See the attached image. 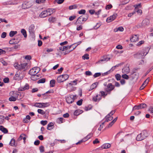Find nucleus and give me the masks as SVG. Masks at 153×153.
I'll return each mask as SVG.
<instances>
[{
    "label": "nucleus",
    "instance_id": "a878e982",
    "mask_svg": "<svg viewBox=\"0 0 153 153\" xmlns=\"http://www.w3.org/2000/svg\"><path fill=\"white\" fill-rule=\"evenodd\" d=\"M53 126V123H49L47 125V129L48 130H51L53 128L52 127Z\"/></svg>",
    "mask_w": 153,
    "mask_h": 153
},
{
    "label": "nucleus",
    "instance_id": "cd10ccee",
    "mask_svg": "<svg viewBox=\"0 0 153 153\" xmlns=\"http://www.w3.org/2000/svg\"><path fill=\"white\" fill-rule=\"evenodd\" d=\"M16 95L17 96V98L18 100H20L23 97V96L19 92H17Z\"/></svg>",
    "mask_w": 153,
    "mask_h": 153
},
{
    "label": "nucleus",
    "instance_id": "aec40b11",
    "mask_svg": "<svg viewBox=\"0 0 153 153\" xmlns=\"http://www.w3.org/2000/svg\"><path fill=\"white\" fill-rule=\"evenodd\" d=\"M130 71V69L128 67H124L122 70V72L123 73H128Z\"/></svg>",
    "mask_w": 153,
    "mask_h": 153
},
{
    "label": "nucleus",
    "instance_id": "3c124183",
    "mask_svg": "<svg viewBox=\"0 0 153 153\" xmlns=\"http://www.w3.org/2000/svg\"><path fill=\"white\" fill-rule=\"evenodd\" d=\"M82 59H89V57H88V54H85L84 56H82Z\"/></svg>",
    "mask_w": 153,
    "mask_h": 153
},
{
    "label": "nucleus",
    "instance_id": "423d86ee",
    "mask_svg": "<svg viewBox=\"0 0 153 153\" xmlns=\"http://www.w3.org/2000/svg\"><path fill=\"white\" fill-rule=\"evenodd\" d=\"M110 59V58L108 56H104L98 62L104 63L109 60Z\"/></svg>",
    "mask_w": 153,
    "mask_h": 153
},
{
    "label": "nucleus",
    "instance_id": "f8f14e48",
    "mask_svg": "<svg viewBox=\"0 0 153 153\" xmlns=\"http://www.w3.org/2000/svg\"><path fill=\"white\" fill-rule=\"evenodd\" d=\"M85 22V21L84 20L82 17L81 16L77 19L75 24H83Z\"/></svg>",
    "mask_w": 153,
    "mask_h": 153
},
{
    "label": "nucleus",
    "instance_id": "f257e3e1",
    "mask_svg": "<svg viewBox=\"0 0 153 153\" xmlns=\"http://www.w3.org/2000/svg\"><path fill=\"white\" fill-rule=\"evenodd\" d=\"M149 49V48H146L134 55V58L137 60L141 59L140 62L139 63V65L142 64L143 63V60L142 59L148 53Z\"/></svg>",
    "mask_w": 153,
    "mask_h": 153
},
{
    "label": "nucleus",
    "instance_id": "de8ad7c7",
    "mask_svg": "<svg viewBox=\"0 0 153 153\" xmlns=\"http://www.w3.org/2000/svg\"><path fill=\"white\" fill-rule=\"evenodd\" d=\"M42 103V108L46 107L47 106H48L49 105V103H48V102Z\"/></svg>",
    "mask_w": 153,
    "mask_h": 153
},
{
    "label": "nucleus",
    "instance_id": "b1692460",
    "mask_svg": "<svg viewBox=\"0 0 153 153\" xmlns=\"http://www.w3.org/2000/svg\"><path fill=\"white\" fill-rule=\"evenodd\" d=\"M39 77L38 75H31L30 78L32 80L35 81L39 78Z\"/></svg>",
    "mask_w": 153,
    "mask_h": 153
},
{
    "label": "nucleus",
    "instance_id": "6ab92c4d",
    "mask_svg": "<svg viewBox=\"0 0 153 153\" xmlns=\"http://www.w3.org/2000/svg\"><path fill=\"white\" fill-rule=\"evenodd\" d=\"M28 2L25 1L22 4V8L23 9H26L30 7V6L28 4Z\"/></svg>",
    "mask_w": 153,
    "mask_h": 153
},
{
    "label": "nucleus",
    "instance_id": "9b49d317",
    "mask_svg": "<svg viewBox=\"0 0 153 153\" xmlns=\"http://www.w3.org/2000/svg\"><path fill=\"white\" fill-rule=\"evenodd\" d=\"M27 65L26 63H23L21 64H20V66H19V70H21L22 69L24 70V71H25L27 69Z\"/></svg>",
    "mask_w": 153,
    "mask_h": 153
},
{
    "label": "nucleus",
    "instance_id": "412c9836",
    "mask_svg": "<svg viewBox=\"0 0 153 153\" xmlns=\"http://www.w3.org/2000/svg\"><path fill=\"white\" fill-rule=\"evenodd\" d=\"M111 144L109 143H105L102 145L101 146L102 149H106L109 148L111 147Z\"/></svg>",
    "mask_w": 153,
    "mask_h": 153
},
{
    "label": "nucleus",
    "instance_id": "e2e57ef3",
    "mask_svg": "<svg viewBox=\"0 0 153 153\" xmlns=\"http://www.w3.org/2000/svg\"><path fill=\"white\" fill-rule=\"evenodd\" d=\"M39 149L41 152H44V147L43 146H40L39 147Z\"/></svg>",
    "mask_w": 153,
    "mask_h": 153
},
{
    "label": "nucleus",
    "instance_id": "20e7f679",
    "mask_svg": "<svg viewBox=\"0 0 153 153\" xmlns=\"http://www.w3.org/2000/svg\"><path fill=\"white\" fill-rule=\"evenodd\" d=\"M40 70V68L39 67H36L32 68L30 69L29 72V74L31 75H34L38 73Z\"/></svg>",
    "mask_w": 153,
    "mask_h": 153
},
{
    "label": "nucleus",
    "instance_id": "0eeeda50",
    "mask_svg": "<svg viewBox=\"0 0 153 153\" xmlns=\"http://www.w3.org/2000/svg\"><path fill=\"white\" fill-rule=\"evenodd\" d=\"M20 41V39L16 38H14L9 41V43L11 45H15L19 43Z\"/></svg>",
    "mask_w": 153,
    "mask_h": 153
},
{
    "label": "nucleus",
    "instance_id": "bb28decb",
    "mask_svg": "<svg viewBox=\"0 0 153 153\" xmlns=\"http://www.w3.org/2000/svg\"><path fill=\"white\" fill-rule=\"evenodd\" d=\"M140 109L145 108L147 107L145 103H141L139 105Z\"/></svg>",
    "mask_w": 153,
    "mask_h": 153
},
{
    "label": "nucleus",
    "instance_id": "393cba45",
    "mask_svg": "<svg viewBox=\"0 0 153 153\" xmlns=\"http://www.w3.org/2000/svg\"><path fill=\"white\" fill-rule=\"evenodd\" d=\"M62 76V75L59 76L57 78V80L58 82L59 83L64 81L63 78Z\"/></svg>",
    "mask_w": 153,
    "mask_h": 153
},
{
    "label": "nucleus",
    "instance_id": "09e8293b",
    "mask_svg": "<svg viewBox=\"0 0 153 153\" xmlns=\"http://www.w3.org/2000/svg\"><path fill=\"white\" fill-rule=\"evenodd\" d=\"M149 78H148L142 84L143 85H145V86L149 82Z\"/></svg>",
    "mask_w": 153,
    "mask_h": 153
},
{
    "label": "nucleus",
    "instance_id": "603ef678",
    "mask_svg": "<svg viewBox=\"0 0 153 153\" xmlns=\"http://www.w3.org/2000/svg\"><path fill=\"white\" fill-rule=\"evenodd\" d=\"M82 101L83 100L82 99H81L79 100L76 102L77 105L79 106L81 105L82 104Z\"/></svg>",
    "mask_w": 153,
    "mask_h": 153
},
{
    "label": "nucleus",
    "instance_id": "c85d7f7f",
    "mask_svg": "<svg viewBox=\"0 0 153 153\" xmlns=\"http://www.w3.org/2000/svg\"><path fill=\"white\" fill-rule=\"evenodd\" d=\"M17 31H11L9 33V36L10 37H12L15 35L17 34Z\"/></svg>",
    "mask_w": 153,
    "mask_h": 153
},
{
    "label": "nucleus",
    "instance_id": "4468645a",
    "mask_svg": "<svg viewBox=\"0 0 153 153\" xmlns=\"http://www.w3.org/2000/svg\"><path fill=\"white\" fill-rule=\"evenodd\" d=\"M149 20L148 19H144L142 23V25L143 26L145 27L149 25Z\"/></svg>",
    "mask_w": 153,
    "mask_h": 153
},
{
    "label": "nucleus",
    "instance_id": "6e6552de",
    "mask_svg": "<svg viewBox=\"0 0 153 153\" xmlns=\"http://www.w3.org/2000/svg\"><path fill=\"white\" fill-rule=\"evenodd\" d=\"M24 75H22L21 76V74H20V73H19V74L17 73L15 74V75L13 77V79L14 80H19L22 79Z\"/></svg>",
    "mask_w": 153,
    "mask_h": 153
},
{
    "label": "nucleus",
    "instance_id": "4d7b16f0",
    "mask_svg": "<svg viewBox=\"0 0 153 153\" xmlns=\"http://www.w3.org/2000/svg\"><path fill=\"white\" fill-rule=\"evenodd\" d=\"M122 77L124 79H129V76L128 75L126 74H124L122 75Z\"/></svg>",
    "mask_w": 153,
    "mask_h": 153
},
{
    "label": "nucleus",
    "instance_id": "69168bd1",
    "mask_svg": "<svg viewBox=\"0 0 153 153\" xmlns=\"http://www.w3.org/2000/svg\"><path fill=\"white\" fill-rule=\"evenodd\" d=\"M112 7V5L111 4H108L105 7V9L106 10H109Z\"/></svg>",
    "mask_w": 153,
    "mask_h": 153
},
{
    "label": "nucleus",
    "instance_id": "39448f33",
    "mask_svg": "<svg viewBox=\"0 0 153 153\" xmlns=\"http://www.w3.org/2000/svg\"><path fill=\"white\" fill-rule=\"evenodd\" d=\"M76 95H71L68 97L66 98L67 102L68 103H72L74 102Z\"/></svg>",
    "mask_w": 153,
    "mask_h": 153
},
{
    "label": "nucleus",
    "instance_id": "c03bdc74",
    "mask_svg": "<svg viewBox=\"0 0 153 153\" xmlns=\"http://www.w3.org/2000/svg\"><path fill=\"white\" fill-rule=\"evenodd\" d=\"M62 75V76L63 78V80H64V81H65L66 80H67V79H68L69 77V76L67 74H65Z\"/></svg>",
    "mask_w": 153,
    "mask_h": 153
},
{
    "label": "nucleus",
    "instance_id": "7c9ffc66",
    "mask_svg": "<svg viewBox=\"0 0 153 153\" xmlns=\"http://www.w3.org/2000/svg\"><path fill=\"white\" fill-rule=\"evenodd\" d=\"M34 106L40 108H42V103L38 102L35 103L34 104Z\"/></svg>",
    "mask_w": 153,
    "mask_h": 153
},
{
    "label": "nucleus",
    "instance_id": "7ed1b4c3",
    "mask_svg": "<svg viewBox=\"0 0 153 153\" xmlns=\"http://www.w3.org/2000/svg\"><path fill=\"white\" fill-rule=\"evenodd\" d=\"M148 135L147 132L146 130H144L139 134H138L136 137L137 141H141L145 139Z\"/></svg>",
    "mask_w": 153,
    "mask_h": 153
},
{
    "label": "nucleus",
    "instance_id": "1a4fd4ad",
    "mask_svg": "<svg viewBox=\"0 0 153 153\" xmlns=\"http://www.w3.org/2000/svg\"><path fill=\"white\" fill-rule=\"evenodd\" d=\"M114 88V86L112 85L111 83H109L105 88L107 92H109L112 90Z\"/></svg>",
    "mask_w": 153,
    "mask_h": 153
},
{
    "label": "nucleus",
    "instance_id": "864d4df0",
    "mask_svg": "<svg viewBox=\"0 0 153 153\" xmlns=\"http://www.w3.org/2000/svg\"><path fill=\"white\" fill-rule=\"evenodd\" d=\"M100 93L101 94L100 96H101V97H105V96L107 95V94H105L104 92L102 91H100Z\"/></svg>",
    "mask_w": 153,
    "mask_h": 153
},
{
    "label": "nucleus",
    "instance_id": "680f3d73",
    "mask_svg": "<svg viewBox=\"0 0 153 153\" xmlns=\"http://www.w3.org/2000/svg\"><path fill=\"white\" fill-rule=\"evenodd\" d=\"M48 123V122L46 120H42L41 121V123L43 126L46 125Z\"/></svg>",
    "mask_w": 153,
    "mask_h": 153
},
{
    "label": "nucleus",
    "instance_id": "a19ab883",
    "mask_svg": "<svg viewBox=\"0 0 153 153\" xmlns=\"http://www.w3.org/2000/svg\"><path fill=\"white\" fill-rule=\"evenodd\" d=\"M38 112L42 115H44L45 114V112L43 110L41 109H38L37 110Z\"/></svg>",
    "mask_w": 153,
    "mask_h": 153
},
{
    "label": "nucleus",
    "instance_id": "13d9d810",
    "mask_svg": "<svg viewBox=\"0 0 153 153\" xmlns=\"http://www.w3.org/2000/svg\"><path fill=\"white\" fill-rule=\"evenodd\" d=\"M101 75V74L100 73H95L93 75L94 78H96L100 76Z\"/></svg>",
    "mask_w": 153,
    "mask_h": 153
},
{
    "label": "nucleus",
    "instance_id": "473e14b6",
    "mask_svg": "<svg viewBox=\"0 0 153 153\" xmlns=\"http://www.w3.org/2000/svg\"><path fill=\"white\" fill-rule=\"evenodd\" d=\"M15 140L13 138L11 140L10 143V146H15Z\"/></svg>",
    "mask_w": 153,
    "mask_h": 153
},
{
    "label": "nucleus",
    "instance_id": "c756f323",
    "mask_svg": "<svg viewBox=\"0 0 153 153\" xmlns=\"http://www.w3.org/2000/svg\"><path fill=\"white\" fill-rule=\"evenodd\" d=\"M48 20L50 22H54L56 21V19L55 17H51L49 18Z\"/></svg>",
    "mask_w": 153,
    "mask_h": 153
},
{
    "label": "nucleus",
    "instance_id": "79ce46f5",
    "mask_svg": "<svg viewBox=\"0 0 153 153\" xmlns=\"http://www.w3.org/2000/svg\"><path fill=\"white\" fill-rule=\"evenodd\" d=\"M82 17L84 20L85 21H86L88 19V14H85L84 15L81 16Z\"/></svg>",
    "mask_w": 153,
    "mask_h": 153
},
{
    "label": "nucleus",
    "instance_id": "f3484780",
    "mask_svg": "<svg viewBox=\"0 0 153 153\" xmlns=\"http://www.w3.org/2000/svg\"><path fill=\"white\" fill-rule=\"evenodd\" d=\"M115 19V16L114 14L112 16H110L106 20V22H110L114 20Z\"/></svg>",
    "mask_w": 153,
    "mask_h": 153
},
{
    "label": "nucleus",
    "instance_id": "4be33fe9",
    "mask_svg": "<svg viewBox=\"0 0 153 153\" xmlns=\"http://www.w3.org/2000/svg\"><path fill=\"white\" fill-rule=\"evenodd\" d=\"M0 130L5 134L7 133L8 131L7 128L1 126H0Z\"/></svg>",
    "mask_w": 153,
    "mask_h": 153
},
{
    "label": "nucleus",
    "instance_id": "2eb2a0df",
    "mask_svg": "<svg viewBox=\"0 0 153 153\" xmlns=\"http://www.w3.org/2000/svg\"><path fill=\"white\" fill-rule=\"evenodd\" d=\"M35 26L33 25H31L29 28V31L30 34H33L34 33Z\"/></svg>",
    "mask_w": 153,
    "mask_h": 153
},
{
    "label": "nucleus",
    "instance_id": "9d476101",
    "mask_svg": "<svg viewBox=\"0 0 153 153\" xmlns=\"http://www.w3.org/2000/svg\"><path fill=\"white\" fill-rule=\"evenodd\" d=\"M51 13H47L46 10L42 12L39 15V16L41 18H45L49 16H50Z\"/></svg>",
    "mask_w": 153,
    "mask_h": 153
},
{
    "label": "nucleus",
    "instance_id": "6e6d98bb",
    "mask_svg": "<svg viewBox=\"0 0 153 153\" xmlns=\"http://www.w3.org/2000/svg\"><path fill=\"white\" fill-rule=\"evenodd\" d=\"M86 11L85 10H80L78 11V13L79 14H85V13Z\"/></svg>",
    "mask_w": 153,
    "mask_h": 153
},
{
    "label": "nucleus",
    "instance_id": "8fccbe9b",
    "mask_svg": "<svg viewBox=\"0 0 153 153\" xmlns=\"http://www.w3.org/2000/svg\"><path fill=\"white\" fill-rule=\"evenodd\" d=\"M115 78L117 80H120L121 78V76L119 74H117L115 75Z\"/></svg>",
    "mask_w": 153,
    "mask_h": 153
},
{
    "label": "nucleus",
    "instance_id": "c9c22d12",
    "mask_svg": "<svg viewBox=\"0 0 153 153\" xmlns=\"http://www.w3.org/2000/svg\"><path fill=\"white\" fill-rule=\"evenodd\" d=\"M77 6L76 4H74L71 5L69 7V9L70 10L73 9H76L77 8Z\"/></svg>",
    "mask_w": 153,
    "mask_h": 153
},
{
    "label": "nucleus",
    "instance_id": "2f4dec72",
    "mask_svg": "<svg viewBox=\"0 0 153 153\" xmlns=\"http://www.w3.org/2000/svg\"><path fill=\"white\" fill-rule=\"evenodd\" d=\"M21 33L22 34L24 37L26 38L27 36L26 32L24 29H22L21 30Z\"/></svg>",
    "mask_w": 153,
    "mask_h": 153
},
{
    "label": "nucleus",
    "instance_id": "37998d69",
    "mask_svg": "<svg viewBox=\"0 0 153 153\" xmlns=\"http://www.w3.org/2000/svg\"><path fill=\"white\" fill-rule=\"evenodd\" d=\"M45 78H42L38 80L37 81V83H44L45 82Z\"/></svg>",
    "mask_w": 153,
    "mask_h": 153
},
{
    "label": "nucleus",
    "instance_id": "338daca9",
    "mask_svg": "<svg viewBox=\"0 0 153 153\" xmlns=\"http://www.w3.org/2000/svg\"><path fill=\"white\" fill-rule=\"evenodd\" d=\"M9 79L8 77L5 78L3 79V81L5 83H8L9 82Z\"/></svg>",
    "mask_w": 153,
    "mask_h": 153
},
{
    "label": "nucleus",
    "instance_id": "a18cd8bd",
    "mask_svg": "<svg viewBox=\"0 0 153 153\" xmlns=\"http://www.w3.org/2000/svg\"><path fill=\"white\" fill-rule=\"evenodd\" d=\"M0 62L4 66H7V63L6 61H5L3 59H0Z\"/></svg>",
    "mask_w": 153,
    "mask_h": 153
},
{
    "label": "nucleus",
    "instance_id": "dca6fc26",
    "mask_svg": "<svg viewBox=\"0 0 153 153\" xmlns=\"http://www.w3.org/2000/svg\"><path fill=\"white\" fill-rule=\"evenodd\" d=\"M138 36L137 35H135L133 36L132 38L130 39V40L131 42H136L138 41Z\"/></svg>",
    "mask_w": 153,
    "mask_h": 153
},
{
    "label": "nucleus",
    "instance_id": "e433bc0d",
    "mask_svg": "<svg viewBox=\"0 0 153 153\" xmlns=\"http://www.w3.org/2000/svg\"><path fill=\"white\" fill-rule=\"evenodd\" d=\"M55 83V81L54 79L51 80L50 82V86L51 87H53Z\"/></svg>",
    "mask_w": 153,
    "mask_h": 153
},
{
    "label": "nucleus",
    "instance_id": "72a5a7b5",
    "mask_svg": "<svg viewBox=\"0 0 153 153\" xmlns=\"http://www.w3.org/2000/svg\"><path fill=\"white\" fill-rule=\"evenodd\" d=\"M54 9L48 8L46 10L47 13H51V14L53 12Z\"/></svg>",
    "mask_w": 153,
    "mask_h": 153
},
{
    "label": "nucleus",
    "instance_id": "f03ea898",
    "mask_svg": "<svg viewBox=\"0 0 153 153\" xmlns=\"http://www.w3.org/2000/svg\"><path fill=\"white\" fill-rule=\"evenodd\" d=\"M115 113V111H112L110 113L107 115L105 117V121L103 122L101 125H100L98 130L99 131H101L103 127V125L106 122H108L112 120L113 117L111 116Z\"/></svg>",
    "mask_w": 153,
    "mask_h": 153
},
{
    "label": "nucleus",
    "instance_id": "5701e85b",
    "mask_svg": "<svg viewBox=\"0 0 153 153\" xmlns=\"http://www.w3.org/2000/svg\"><path fill=\"white\" fill-rule=\"evenodd\" d=\"M83 111L82 110L78 109L76 110L74 112V115L76 116H78L80 114L82 113Z\"/></svg>",
    "mask_w": 153,
    "mask_h": 153
},
{
    "label": "nucleus",
    "instance_id": "58836bf2",
    "mask_svg": "<svg viewBox=\"0 0 153 153\" xmlns=\"http://www.w3.org/2000/svg\"><path fill=\"white\" fill-rule=\"evenodd\" d=\"M93 135V134L92 133H90L86 137H85L84 138L85 139H86V141L88 140L91 137H92Z\"/></svg>",
    "mask_w": 153,
    "mask_h": 153
},
{
    "label": "nucleus",
    "instance_id": "0e129e2a",
    "mask_svg": "<svg viewBox=\"0 0 153 153\" xmlns=\"http://www.w3.org/2000/svg\"><path fill=\"white\" fill-rule=\"evenodd\" d=\"M140 109L139 108V105H135L134 106L133 108L132 111L136 110H139Z\"/></svg>",
    "mask_w": 153,
    "mask_h": 153
},
{
    "label": "nucleus",
    "instance_id": "5fc2aeb1",
    "mask_svg": "<svg viewBox=\"0 0 153 153\" xmlns=\"http://www.w3.org/2000/svg\"><path fill=\"white\" fill-rule=\"evenodd\" d=\"M124 30L123 28L122 27H120L117 28V30L116 31L117 32L118 31H123Z\"/></svg>",
    "mask_w": 153,
    "mask_h": 153
},
{
    "label": "nucleus",
    "instance_id": "052dcab7",
    "mask_svg": "<svg viewBox=\"0 0 153 153\" xmlns=\"http://www.w3.org/2000/svg\"><path fill=\"white\" fill-rule=\"evenodd\" d=\"M4 116H0V124L3 123L4 120Z\"/></svg>",
    "mask_w": 153,
    "mask_h": 153
},
{
    "label": "nucleus",
    "instance_id": "ddd939ff",
    "mask_svg": "<svg viewBox=\"0 0 153 153\" xmlns=\"http://www.w3.org/2000/svg\"><path fill=\"white\" fill-rule=\"evenodd\" d=\"M29 85L27 84H26L23 87H21L18 89L19 91H22L27 90L29 88Z\"/></svg>",
    "mask_w": 153,
    "mask_h": 153
},
{
    "label": "nucleus",
    "instance_id": "a211bd4d",
    "mask_svg": "<svg viewBox=\"0 0 153 153\" xmlns=\"http://www.w3.org/2000/svg\"><path fill=\"white\" fill-rule=\"evenodd\" d=\"M101 99V96L100 95H97L96 97H94L93 98V100L95 102L98 101Z\"/></svg>",
    "mask_w": 153,
    "mask_h": 153
},
{
    "label": "nucleus",
    "instance_id": "ea45409f",
    "mask_svg": "<svg viewBox=\"0 0 153 153\" xmlns=\"http://www.w3.org/2000/svg\"><path fill=\"white\" fill-rule=\"evenodd\" d=\"M73 45H71L70 46H63L62 47V48H63V51L65 50H67L68 49H70L71 47Z\"/></svg>",
    "mask_w": 153,
    "mask_h": 153
},
{
    "label": "nucleus",
    "instance_id": "774afa93",
    "mask_svg": "<svg viewBox=\"0 0 153 153\" xmlns=\"http://www.w3.org/2000/svg\"><path fill=\"white\" fill-rule=\"evenodd\" d=\"M85 74L86 75L88 76H91L92 75V73L89 71H86L85 72Z\"/></svg>",
    "mask_w": 153,
    "mask_h": 153
},
{
    "label": "nucleus",
    "instance_id": "49530a36",
    "mask_svg": "<svg viewBox=\"0 0 153 153\" xmlns=\"http://www.w3.org/2000/svg\"><path fill=\"white\" fill-rule=\"evenodd\" d=\"M16 100V98L13 96H11L9 98V100L10 101H15Z\"/></svg>",
    "mask_w": 153,
    "mask_h": 153
},
{
    "label": "nucleus",
    "instance_id": "bf43d9fd",
    "mask_svg": "<svg viewBox=\"0 0 153 153\" xmlns=\"http://www.w3.org/2000/svg\"><path fill=\"white\" fill-rule=\"evenodd\" d=\"M86 141V139H85L84 138H83V139L79 141L77 143H76V145H78L79 144H80L81 143L84 142Z\"/></svg>",
    "mask_w": 153,
    "mask_h": 153
},
{
    "label": "nucleus",
    "instance_id": "f704fd0d",
    "mask_svg": "<svg viewBox=\"0 0 153 153\" xmlns=\"http://www.w3.org/2000/svg\"><path fill=\"white\" fill-rule=\"evenodd\" d=\"M64 1V0H55L53 3L55 4L56 2H57L58 4H60L63 2Z\"/></svg>",
    "mask_w": 153,
    "mask_h": 153
},
{
    "label": "nucleus",
    "instance_id": "4c0bfd02",
    "mask_svg": "<svg viewBox=\"0 0 153 153\" xmlns=\"http://www.w3.org/2000/svg\"><path fill=\"white\" fill-rule=\"evenodd\" d=\"M53 91L52 90H50V91H47L45 93L43 94L42 95L44 96L43 99H45L47 98L46 97H45V96L46 95V94L51 93H53Z\"/></svg>",
    "mask_w": 153,
    "mask_h": 153
}]
</instances>
